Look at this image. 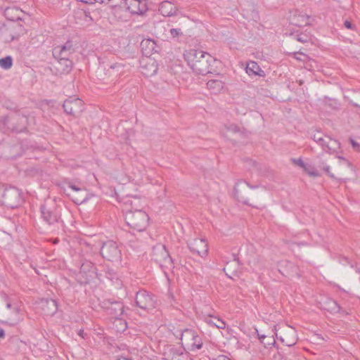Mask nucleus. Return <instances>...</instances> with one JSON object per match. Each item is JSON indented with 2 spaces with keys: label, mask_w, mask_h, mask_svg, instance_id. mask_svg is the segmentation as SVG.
I'll return each mask as SVG.
<instances>
[{
  "label": "nucleus",
  "mask_w": 360,
  "mask_h": 360,
  "mask_svg": "<svg viewBox=\"0 0 360 360\" xmlns=\"http://www.w3.org/2000/svg\"><path fill=\"white\" fill-rule=\"evenodd\" d=\"M337 158L338 159L342 160L344 162V164H345V165H347L348 167H351L352 166V163L349 160L345 159V158H343L342 156H337Z\"/></svg>",
  "instance_id": "6e6d98bb"
},
{
  "label": "nucleus",
  "mask_w": 360,
  "mask_h": 360,
  "mask_svg": "<svg viewBox=\"0 0 360 360\" xmlns=\"http://www.w3.org/2000/svg\"><path fill=\"white\" fill-rule=\"evenodd\" d=\"M169 33L173 39L179 41V38L184 36V34L179 28H172L169 30Z\"/></svg>",
  "instance_id": "58836bf2"
},
{
  "label": "nucleus",
  "mask_w": 360,
  "mask_h": 360,
  "mask_svg": "<svg viewBox=\"0 0 360 360\" xmlns=\"http://www.w3.org/2000/svg\"><path fill=\"white\" fill-rule=\"evenodd\" d=\"M262 344L264 345V347H269L271 345H275L276 344V340L273 335L267 336V338L264 340H262Z\"/></svg>",
  "instance_id": "79ce46f5"
},
{
  "label": "nucleus",
  "mask_w": 360,
  "mask_h": 360,
  "mask_svg": "<svg viewBox=\"0 0 360 360\" xmlns=\"http://www.w3.org/2000/svg\"><path fill=\"white\" fill-rule=\"evenodd\" d=\"M140 46L143 55L147 58H150L153 53L158 52V46L155 41L151 39H143Z\"/></svg>",
  "instance_id": "412c9836"
},
{
  "label": "nucleus",
  "mask_w": 360,
  "mask_h": 360,
  "mask_svg": "<svg viewBox=\"0 0 360 360\" xmlns=\"http://www.w3.org/2000/svg\"><path fill=\"white\" fill-rule=\"evenodd\" d=\"M75 53L72 41H67L64 44L58 45L53 49L52 53L55 60H72Z\"/></svg>",
  "instance_id": "9b49d317"
},
{
  "label": "nucleus",
  "mask_w": 360,
  "mask_h": 360,
  "mask_svg": "<svg viewBox=\"0 0 360 360\" xmlns=\"http://www.w3.org/2000/svg\"><path fill=\"white\" fill-rule=\"evenodd\" d=\"M86 200V196L85 197H79V196H75L72 198V201L77 204V205H79V204H82V202H85Z\"/></svg>",
  "instance_id": "3c124183"
},
{
  "label": "nucleus",
  "mask_w": 360,
  "mask_h": 360,
  "mask_svg": "<svg viewBox=\"0 0 360 360\" xmlns=\"http://www.w3.org/2000/svg\"><path fill=\"white\" fill-rule=\"evenodd\" d=\"M7 311H5L6 322L10 325H15L23 319V311L18 303L6 304Z\"/></svg>",
  "instance_id": "9d476101"
},
{
  "label": "nucleus",
  "mask_w": 360,
  "mask_h": 360,
  "mask_svg": "<svg viewBox=\"0 0 360 360\" xmlns=\"http://www.w3.org/2000/svg\"><path fill=\"white\" fill-rule=\"evenodd\" d=\"M135 303L137 307L147 312L152 311L158 306L156 297L143 289L139 290L136 293Z\"/></svg>",
  "instance_id": "423d86ee"
},
{
  "label": "nucleus",
  "mask_w": 360,
  "mask_h": 360,
  "mask_svg": "<svg viewBox=\"0 0 360 360\" xmlns=\"http://www.w3.org/2000/svg\"><path fill=\"white\" fill-rule=\"evenodd\" d=\"M126 212L128 210L133 211L143 210L141 200L137 197H131L124 202Z\"/></svg>",
  "instance_id": "c85d7f7f"
},
{
  "label": "nucleus",
  "mask_w": 360,
  "mask_h": 360,
  "mask_svg": "<svg viewBox=\"0 0 360 360\" xmlns=\"http://www.w3.org/2000/svg\"><path fill=\"white\" fill-rule=\"evenodd\" d=\"M22 202V193L18 188L9 186L4 188L1 195L3 205L13 209L20 206Z\"/></svg>",
  "instance_id": "6e6552de"
},
{
  "label": "nucleus",
  "mask_w": 360,
  "mask_h": 360,
  "mask_svg": "<svg viewBox=\"0 0 360 360\" xmlns=\"http://www.w3.org/2000/svg\"><path fill=\"white\" fill-rule=\"evenodd\" d=\"M126 4L132 14L143 15L148 11L146 0H126Z\"/></svg>",
  "instance_id": "a211bd4d"
},
{
  "label": "nucleus",
  "mask_w": 360,
  "mask_h": 360,
  "mask_svg": "<svg viewBox=\"0 0 360 360\" xmlns=\"http://www.w3.org/2000/svg\"><path fill=\"white\" fill-rule=\"evenodd\" d=\"M344 25L347 29L352 30H355V26L348 20H346L344 22Z\"/></svg>",
  "instance_id": "864d4df0"
},
{
  "label": "nucleus",
  "mask_w": 360,
  "mask_h": 360,
  "mask_svg": "<svg viewBox=\"0 0 360 360\" xmlns=\"http://www.w3.org/2000/svg\"><path fill=\"white\" fill-rule=\"evenodd\" d=\"M292 55H293L294 58L296 60H300V61L306 62L307 60H311V58H309V56H307V54H305L301 51L294 52L292 53Z\"/></svg>",
  "instance_id": "c9c22d12"
},
{
  "label": "nucleus",
  "mask_w": 360,
  "mask_h": 360,
  "mask_svg": "<svg viewBox=\"0 0 360 360\" xmlns=\"http://www.w3.org/2000/svg\"><path fill=\"white\" fill-rule=\"evenodd\" d=\"M303 21H304V25H307L309 24L308 21H309V17H307Z\"/></svg>",
  "instance_id": "0e129e2a"
},
{
  "label": "nucleus",
  "mask_w": 360,
  "mask_h": 360,
  "mask_svg": "<svg viewBox=\"0 0 360 360\" xmlns=\"http://www.w3.org/2000/svg\"><path fill=\"white\" fill-rule=\"evenodd\" d=\"M3 150V155L5 158L15 159L22 155L25 148L22 143H14L13 144H4Z\"/></svg>",
  "instance_id": "dca6fc26"
},
{
  "label": "nucleus",
  "mask_w": 360,
  "mask_h": 360,
  "mask_svg": "<svg viewBox=\"0 0 360 360\" xmlns=\"http://www.w3.org/2000/svg\"><path fill=\"white\" fill-rule=\"evenodd\" d=\"M226 129L229 131H231L233 133L240 132V128L235 124H231L230 125L226 127Z\"/></svg>",
  "instance_id": "de8ad7c7"
},
{
  "label": "nucleus",
  "mask_w": 360,
  "mask_h": 360,
  "mask_svg": "<svg viewBox=\"0 0 360 360\" xmlns=\"http://www.w3.org/2000/svg\"><path fill=\"white\" fill-rule=\"evenodd\" d=\"M172 357L170 360H189L188 354L180 349H171Z\"/></svg>",
  "instance_id": "473e14b6"
},
{
  "label": "nucleus",
  "mask_w": 360,
  "mask_h": 360,
  "mask_svg": "<svg viewBox=\"0 0 360 360\" xmlns=\"http://www.w3.org/2000/svg\"><path fill=\"white\" fill-rule=\"evenodd\" d=\"M246 73L249 76L264 77L265 73L255 61H250L247 63L245 68Z\"/></svg>",
  "instance_id": "a878e982"
},
{
  "label": "nucleus",
  "mask_w": 360,
  "mask_h": 360,
  "mask_svg": "<svg viewBox=\"0 0 360 360\" xmlns=\"http://www.w3.org/2000/svg\"><path fill=\"white\" fill-rule=\"evenodd\" d=\"M6 27L4 23L0 22V32Z\"/></svg>",
  "instance_id": "e2e57ef3"
},
{
  "label": "nucleus",
  "mask_w": 360,
  "mask_h": 360,
  "mask_svg": "<svg viewBox=\"0 0 360 360\" xmlns=\"http://www.w3.org/2000/svg\"><path fill=\"white\" fill-rule=\"evenodd\" d=\"M325 104L334 110L338 109L339 108V103L335 99L325 98Z\"/></svg>",
  "instance_id": "ea45409f"
},
{
  "label": "nucleus",
  "mask_w": 360,
  "mask_h": 360,
  "mask_svg": "<svg viewBox=\"0 0 360 360\" xmlns=\"http://www.w3.org/2000/svg\"><path fill=\"white\" fill-rule=\"evenodd\" d=\"M354 106L360 108V91H354L352 98L349 101Z\"/></svg>",
  "instance_id": "4c0bfd02"
},
{
  "label": "nucleus",
  "mask_w": 360,
  "mask_h": 360,
  "mask_svg": "<svg viewBox=\"0 0 360 360\" xmlns=\"http://www.w3.org/2000/svg\"><path fill=\"white\" fill-rule=\"evenodd\" d=\"M191 350L200 349L202 347V341L201 338L196 333L195 338L189 342Z\"/></svg>",
  "instance_id": "72a5a7b5"
},
{
  "label": "nucleus",
  "mask_w": 360,
  "mask_h": 360,
  "mask_svg": "<svg viewBox=\"0 0 360 360\" xmlns=\"http://www.w3.org/2000/svg\"><path fill=\"white\" fill-rule=\"evenodd\" d=\"M207 86L212 90L213 93L217 94L224 88V83L221 80L211 79L207 82Z\"/></svg>",
  "instance_id": "c756f323"
},
{
  "label": "nucleus",
  "mask_w": 360,
  "mask_h": 360,
  "mask_svg": "<svg viewBox=\"0 0 360 360\" xmlns=\"http://www.w3.org/2000/svg\"><path fill=\"white\" fill-rule=\"evenodd\" d=\"M68 187L74 191H83V192L85 191V190L83 188L77 186L76 184H75L72 182H69L68 184Z\"/></svg>",
  "instance_id": "09e8293b"
},
{
  "label": "nucleus",
  "mask_w": 360,
  "mask_h": 360,
  "mask_svg": "<svg viewBox=\"0 0 360 360\" xmlns=\"http://www.w3.org/2000/svg\"><path fill=\"white\" fill-rule=\"evenodd\" d=\"M303 169L310 176L316 177V176H319L320 175L319 172L317 170L314 169L313 168V167H311V165H306L305 169Z\"/></svg>",
  "instance_id": "a19ab883"
},
{
  "label": "nucleus",
  "mask_w": 360,
  "mask_h": 360,
  "mask_svg": "<svg viewBox=\"0 0 360 360\" xmlns=\"http://www.w3.org/2000/svg\"><path fill=\"white\" fill-rule=\"evenodd\" d=\"M184 58L196 74L205 75L216 72L214 65L217 60L207 52L191 49L185 51Z\"/></svg>",
  "instance_id": "f257e3e1"
},
{
  "label": "nucleus",
  "mask_w": 360,
  "mask_h": 360,
  "mask_svg": "<svg viewBox=\"0 0 360 360\" xmlns=\"http://www.w3.org/2000/svg\"><path fill=\"white\" fill-rule=\"evenodd\" d=\"M322 169L326 172V174L330 176L331 179H335L336 177L335 175L330 172V166L327 165L324 162H322Z\"/></svg>",
  "instance_id": "c03bdc74"
},
{
  "label": "nucleus",
  "mask_w": 360,
  "mask_h": 360,
  "mask_svg": "<svg viewBox=\"0 0 360 360\" xmlns=\"http://www.w3.org/2000/svg\"><path fill=\"white\" fill-rule=\"evenodd\" d=\"M250 188H257V185L251 186L249 183L243 179L238 180L234 186L233 192L234 196L238 202H240L245 205L251 206L252 207H257L256 205L249 202L248 195Z\"/></svg>",
  "instance_id": "1a4fd4ad"
},
{
  "label": "nucleus",
  "mask_w": 360,
  "mask_h": 360,
  "mask_svg": "<svg viewBox=\"0 0 360 360\" xmlns=\"http://www.w3.org/2000/svg\"><path fill=\"white\" fill-rule=\"evenodd\" d=\"M102 307L108 314L115 319L120 318L124 312V305L121 302L118 301L104 300L102 303Z\"/></svg>",
  "instance_id": "2eb2a0df"
},
{
  "label": "nucleus",
  "mask_w": 360,
  "mask_h": 360,
  "mask_svg": "<svg viewBox=\"0 0 360 360\" xmlns=\"http://www.w3.org/2000/svg\"><path fill=\"white\" fill-rule=\"evenodd\" d=\"M277 339H278L284 345L287 347L294 346L297 343V338L295 335V332L289 330L285 333L283 335L279 338L276 334Z\"/></svg>",
  "instance_id": "393cba45"
},
{
  "label": "nucleus",
  "mask_w": 360,
  "mask_h": 360,
  "mask_svg": "<svg viewBox=\"0 0 360 360\" xmlns=\"http://www.w3.org/2000/svg\"><path fill=\"white\" fill-rule=\"evenodd\" d=\"M258 338L260 342H262V340H264L267 338V335L258 334Z\"/></svg>",
  "instance_id": "052dcab7"
},
{
  "label": "nucleus",
  "mask_w": 360,
  "mask_h": 360,
  "mask_svg": "<svg viewBox=\"0 0 360 360\" xmlns=\"http://www.w3.org/2000/svg\"><path fill=\"white\" fill-rule=\"evenodd\" d=\"M13 65V58L11 56H7L0 58V66L4 70L10 69Z\"/></svg>",
  "instance_id": "f704fd0d"
},
{
  "label": "nucleus",
  "mask_w": 360,
  "mask_h": 360,
  "mask_svg": "<svg viewBox=\"0 0 360 360\" xmlns=\"http://www.w3.org/2000/svg\"><path fill=\"white\" fill-rule=\"evenodd\" d=\"M0 360H3L1 358H0Z\"/></svg>",
  "instance_id": "774afa93"
},
{
  "label": "nucleus",
  "mask_w": 360,
  "mask_h": 360,
  "mask_svg": "<svg viewBox=\"0 0 360 360\" xmlns=\"http://www.w3.org/2000/svg\"><path fill=\"white\" fill-rule=\"evenodd\" d=\"M79 274L84 278L85 283H90L95 278L101 280L102 276L101 274L97 273L95 264L89 260H85L82 262Z\"/></svg>",
  "instance_id": "f8f14e48"
},
{
  "label": "nucleus",
  "mask_w": 360,
  "mask_h": 360,
  "mask_svg": "<svg viewBox=\"0 0 360 360\" xmlns=\"http://www.w3.org/2000/svg\"><path fill=\"white\" fill-rule=\"evenodd\" d=\"M73 68V62L72 60H55L49 68L50 71L53 75L62 77L68 75Z\"/></svg>",
  "instance_id": "ddd939ff"
},
{
  "label": "nucleus",
  "mask_w": 360,
  "mask_h": 360,
  "mask_svg": "<svg viewBox=\"0 0 360 360\" xmlns=\"http://www.w3.org/2000/svg\"><path fill=\"white\" fill-rule=\"evenodd\" d=\"M21 11L16 8H7L4 11V15L6 18L11 21H17L21 20L18 15H15V13H19Z\"/></svg>",
  "instance_id": "7c9ffc66"
},
{
  "label": "nucleus",
  "mask_w": 360,
  "mask_h": 360,
  "mask_svg": "<svg viewBox=\"0 0 360 360\" xmlns=\"http://www.w3.org/2000/svg\"><path fill=\"white\" fill-rule=\"evenodd\" d=\"M41 304L44 314L47 316H53L58 311V304L55 300L48 298L43 299Z\"/></svg>",
  "instance_id": "4be33fe9"
},
{
  "label": "nucleus",
  "mask_w": 360,
  "mask_h": 360,
  "mask_svg": "<svg viewBox=\"0 0 360 360\" xmlns=\"http://www.w3.org/2000/svg\"><path fill=\"white\" fill-rule=\"evenodd\" d=\"M340 148V143L338 141L331 139L330 136H326V140L324 144L323 150L328 153H334L338 152Z\"/></svg>",
  "instance_id": "bb28decb"
},
{
  "label": "nucleus",
  "mask_w": 360,
  "mask_h": 360,
  "mask_svg": "<svg viewBox=\"0 0 360 360\" xmlns=\"http://www.w3.org/2000/svg\"><path fill=\"white\" fill-rule=\"evenodd\" d=\"M188 246L192 252L197 253L200 257L207 255V243L203 238H194L188 243Z\"/></svg>",
  "instance_id": "f3484780"
},
{
  "label": "nucleus",
  "mask_w": 360,
  "mask_h": 360,
  "mask_svg": "<svg viewBox=\"0 0 360 360\" xmlns=\"http://www.w3.org/2000/svg\"><path fill=\"white\" fill-rule=\"evenodd\" d=\"M125 221L133 230L138 232L146 229L149 224V217L143 210L133 211L128 210L125 214Z\"/></svg>",
  "instance_id": "f03ea898"
},
{
  "label": "nucleus",
  "mask_w": 360,
  "mask_h": 360,
  "mask_svg": "<svg viewBox=\"0 0 360 360\" xmlns=\"http://www.w3.org/2000/svg\"><path fill=\"white\" fill-rule=\"evenodd\" d=\"M60 207L54 199H47L41 205V217L49 225L54 224L60 219Z\"/></svg>",
  "instance_id": "7ed1b4c3"
},
{
  "label": "nucleus",
  "mask_w": 360,
  "mask_h": 360,
  "mask_svg": "<svg viewBox=\"0 0 360 360\" xmlns=\"http://www.w3.org/2000/svg\"><path fill=\"white\" fill-rule=\"evenodd\" d=\"M110 0H95V3L98 2L100 4H106L108 3Z\"/></svg>",
  "instance_id": "680f3d73"
},
{
  "label": "nucleus",
  "mask_w": 360,
  "mask_h": 360,
  "mask_svg": "<svg viewBox=\"0 0 360 360\" xmlns=\"http://www.w3.org/2000/svg\"><path fill=\"white\" fill-rule=\"evenodd\" d=\"M312 139L315 142H316L319 146H321L322 148H324V144H325L326 138L323 139L320 132H318V133L314 134Z\"/></svg>",
  "instance_id": "e433bc0d"
},
{
  "label": "nucleus",
  "mask_w": 360,
  "mask_h": 360,
  "mask_svg": "<svg viewBox=\"0 0 360 360\" xmlns=\"http://www.w3.org/2000/svg\"><path fill=\"white\" fill-rule=\"evenodd\" d=\"M151 259L158 264L162 269H169L172 267L174 263L165 245L161 243H158L153 248Z\"/></svg>",
  "instance_id": "39448f33"
},
{
  "label": "nucleus",
  "mask_w": 360,
  "mask_h": 360,
  "mask_svg": "<svg viewBox=\"0 0 360 360\" xmlns=\"http://www.w3.org/2000/svg\"><path fill=\"white\" fill-rule=\"evenodd\" d=\"M27 117L15 114L11 116L4 117L2 118V124L6 130L13 133H21L27 129L26 127Z\"/></svg>",
  "instance_id": "0eeeda50"
},
{
  "label": "nucleus",
  "mask_w": 360,
  "mask_h": 360,
  "mask_svg": "<svg viewBox=\"0 0 360 360\" xmlns=\"http://www.w3.org/2000/svg\"><path fill=\"white\" fill-rule=\"evenodd\" d=\"M282 360H286V359H282Z\"/></svg>",
  "instance_id": "338daca9"
},
{
  "label": "nucleus",
  "mask_w": 360,
  "mask_h": 360,
  "mask_svg": "<svg viewBox=\"0 0 360 360\" xmlns=\"http://www.w3.org/2000/svg\"><path fill=\"white\" fill-rule=\"evenodd\" d=\"M83 333H84V330H81L79 332L78 335H80V336H82V338H84V336H83Z\"/></svg>",
  "instance_id": "69168bd1"
},
{
  "label": "nucleus",
  "mask_w": 360,
  "mask_h": 360,
  "mask_svg": "<svg viewBox=\"0 0 360 360\" xmlns=\"http://www.w3.org/2000/svg\"><path fill=\"white\" fill-rule=\"evenodd\" d=\"M295 39L297 41H300L302 43H306L309 41V37L305 34H298L295 35Z\"/></svg>",
  "instance_id": "37998d69"
},
{
  "label": "nucleus",
  "mask_w": 360,
  "mask_h": 360,
  "mask_svg": "<svg viewBox=\"0 0 360 360\" xmlns=\"http://www.w3.org/2000/svg\"><path fill=\"white\" fill-rule=\"evenodd\" d=\"M214 360H231L228 356L225 355H219L216 359Z\"/></svg>",
  "instance_id": "4d7b16f0"
},
{
  "label": "nucleus",
  "mask_w": 360,
  "mask_h": 360,
  "mask_svg": "<svg viewBox=\"0 0 360 360\" xmlns=\"http://www.w3.org/2000/svg\"><path fill=\"white\" fill-rule=\"evenodd\" d=\"M321 304L323 309L329 311L331 314L340 313L342 315L347 314V312L345 309H342L338 304V302L332 298H326Z\"/></svg>",
  "instance_id": "aec40b11"
},
{
  "label": "nucleus",
  "mask_w": 360,
  "mask_h": 360,
  "mask_svg": "<svg viewBox=\"0 0 360 360\" xmlns=\"http://www.w3.org/2000/svg\"><path fill=\"white\" fill-rule=\"evenodd\" d=\"M5 331L3 328H0V340L4 339Z\"/></svg>",
  "instance_id": "bf43d9fd"
},
{
  "label": "nucleus",
  "mask_w": 360,
  "mask_h": 360,
  "mask_svg": "<svg viewBox=\"0 0 360 360\" xmlns=\"http://www.w3.org/2000/svg\"><path fill=\"white\" fill-rule=\"evenodd\" d=\"M233 261L227 262L223 269L226 275L232 279L233 276H239L240 269L242 265L236 254H233Z\"/></svg>",
  "instance_id": "6ab92c4d"
},
{
  "label": "nucleus",
  "mask_w": 360,
  "mask_h": 360,
  "mask_svg": "<svg viewBox=\"0 0 360 360\" xmlns=\"http://www.w3.org/2000/svg\"><path fill=\"white\" fill-rule=\"evenodd\" d=\"M291 161L297 166L300 167L302 169H305L306 165L302 158H292Z\"/></svg>",
  "instance_id": "a18cd8bd"
},
{
  "label": "nucleus",
  "mask_w": 360,
  "mask_h": 360,
  "mask_svg": "<svg viewBox=\"0 0 360 360\" xmlns=\"http://www.w3.org/2000/svg\"><path fill=\"white\" fill-rule=\"evenodd\" d=\"M115 276V273L112 269H108L107 271H105V276L110 280H112Z\"/></svg>",
  "instance_id": "603ef678"
},
{
  "label": "nucleus",
  "mask_w": 360,
  "mask_h": 360,
  "mask_svg": "<svg viewBox=\"0 0 360 360\" xmlns=\"http://www.w3.org/2000/svg\"><path fill=\"white\" fill-rule=\"evenodd\" d=\"M179 332L181 335V340H184L185 342H187V344H189V342L193 339V338H195V335L197 333L194 330L189 328L180 330Z\"/></svg>",
  "instance_id": "2f4dec72"
},
{
  "label": "nucleus",
  "mask_w": 360,
  "mask_h": 360,
  "mask_svg": "<svg viewBox=\"0 0 360 360\" xmlns=\"http://www.w3.org/2000/svg\"><path fill=\"white\" fill-rule=\"evenodd\" d=\"M143 63L144 61L141 66L143 75L146 77H152L157 73L158 68L155 60L148 58L145 63Z\"/></svg>",
  "instance_id": "5701e85b"
},
{
  "label": "nucleus",
  "mask_w": 360,
  "mask_h": 360,
  "mask_svg": "<svg viewBox=\"0 0 360 360\" xmlns=\"http://www.w3.org/2000/svg\"><path fill=\"white\" fill-rule=\"evenodd\" d=\"M350 143L354 150L356 151H360V144L359 143L356 142L353 139H350Z\"/></svg>",
  "instance_id": "5fc2aeb1"
},
{
  "label": "nucleus",
  "mask_w": 360,
  "mask_h": 360,
  "mask_svg": "<svg viewBox=\"0 0 360 360\" xmlns=\"http://www.w3.org/2000/svg\"><path fill=\"white\" fill-rule=\"evenodd\" d=\"M116 320L120 323V328H118V330H122V331L125 330L127 328V322L125 321H124L123 319H122L121 318L116 319Z\"/></svg>",
  "instance_id": "8fccbe9b"
},
{
  "label": "nucleus",
  "mask_w": 360,
  "mask_h": 360,
  "mask_svg": "<svg viewBox=\"0 0 360 360\" xmlns=\"http://www.w3.org/2000/svg\"><path fill=\"white\" fill-rule=\"evenodd\" d=\"M104 69L109 77L117 78L123 72L124 66L121 63H114L108 65Z\"/></svg>",
  "instance_id": "cd10ccee"
},
{
  "label": "nucleus",
  "mask_w": 360,
  "mask_h": 360,
  "mask_svg": "<svg viewBox=\"0 0 360 360\" xmlns=\"http://www.w3.org/2000/svg\"><path fill=\"white\" fill-rule=\"evenodd\" d=\"M77 1H80L87 4H95V0H77Z\"/></svg>",
  "instance_id": "13d9d810"
},
{
  "label": "nucleus",
  "mask_w": 360,
  "mask_h": 360,
  "mask_svg": "<svg viewBox=\"0 0 360 360\" xmlns=\"http://www.w3.org/2000/svg\"><path fill=\"white\" fill-rule=\"evenodd\" d=\"M102 257L109 262L120 263L122 260V250L120 245L112 240L105 241L101 248Z\"/></svg>",
  "instance_id": "20e7f679"
},
{
  "label": "nucleus",
  "mask_w": 360,
  "mask_h": 360,
  "mask_svg": "<svg viewBox=\"0 0 360 360\" xmlns=\"http://www.w3.org/2000/svg\"><path fill=\"white\" fill-rule=\"evenodd\" d=\"M209 323L214 325V326L219 329H224L226 327L225 322L220 319H217V323H214L213 321H211Z\"/></svg>",
  "instance_id": "49530a36"
},
{
  "label": "nucleus",
  "mask_w": 360,
  "mask_h": 360,
  "mask_svg": "<svg viewBox=\"0 0 360 360\" xmlns=\"http://www.w3.org/2000/svg\"><path fill=\"white\" fill-rule=\"evenodd\" d=\"M159 11L164 16H173L176 14L177 9L170 1H164L159 5Z\"/></svg>",
  "instance_id": "b1692460"
},
{
  "label": "nucleus",
  "mask_w": 360,
  "mask_h": 360,
  "mask_svg": "<svg viewBox=\"0 0 360 360\" xmlns=\"http://www.w3.org/2000/svg\"><path fill=\"white\" fill-rule=\"evenodd\" d=\"M63 108L66 114L77 117L83 111L84 103L79 98L70 97L64 101Z\"/></svg>",
  "instance_id": "4468645a"
}]
</instances>
